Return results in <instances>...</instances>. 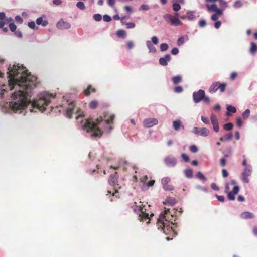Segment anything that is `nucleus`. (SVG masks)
Returning a JSON list of instances; mask_svg holds the SVG:
<instances>
[{
    "mask_svg": "<svg viewBox=\"0 0 257 257\" xmlns=\"http://www.w3.org/2000/svg\"><path fill=\"white\" fill-rule=\"evenodd\" d=\"M7 78H4L0 73V97L4 98L9 90L12 91L8 101L0 103V109L5 113L22 114L25 115L28 112H43L47 109L52 110L50 105L55 95L46 92H40L38 99L33 102L30 98L33 94V88L37 86V78L28 72V70L19 64L11 65L7 68Z\"/></svg>",
    "mask_w": 257,
    "mask_h": 257,
    "instance_id": "1",
    "label": "nucleus"
},
{
    "mask_svg": "<svg viewBox=\"0 0 257 257\" xmlns=\"http://www.w3.org/2000/svg\"><path fill=\"white\" fill-rule=\"evenodd\" d=\"M64 101L61 107L65 111L66 116L68 118L72 117L75 110L76 111V119L82 133L87 137L94 138L100 137L104 132H109L112 129L113 120L115 115L109 112L104 113L103 116L95 119V121L84 117L83 112L75 108L73 102H69L66 97H63Z\"/></svg>",
    "mask_w": 257,
    "mask_h": 257,
    "instance_id": "2",
    "label": "nucleus"
},
{
    "mask_svg": "<svg viewBox=\"0 0 257 257\" xmlns=\"http://www.w3.org/2000/svg\"><path fill=\"white\" fill-rule=\"evenodd\" d=\"M173 217V216L169 214V210L165 208V210L161 213L158 219V229L163 230V232L166 234L173 233L176 235L177 233L175 232L173 228V226L175 225V224L172 222V218Z\"/></svg>",
    "mask_w": 257,
    "mask_h": 257,
    "instance_id": "3",
    "label": "nucleus"
},
{
    "mask_svg": "<svg viewBox=\"0 0 257 257\" xmlns=\"http://www.w3.org/2000/svg\"><path fill=\"white\" fill-rule=\"evenodd\" d=\"M149 208L150 205L147 204L143 205L141 202H139V205L132 206L134 211L139 215V220L141 222L146 221L147 224L150 223V217L154 215L148 209Z\"/></svg>",
    "mask_w": 257,
    "mask_h": 257,
    "instance_id": "4",
    "label": "nucleus"
},
{
    "mask_svg": "<svg viewBox=\"0 0 257 257\" xmlns=\"http://www.w3.org/2000/svg\"><path fill=\"white\" fill-rule=\"evenodd\" d=\"M163 18L167 22L170 23L172 26H178L183 24L182 22L176 16L166 14L164 15Z\"/></svg>",
    "mask_w": 257,
    "mask_h": 257,
    "instance_id": "5",
    "label": "nucleus"
},
{
    "mask_svg": "<svg viewBox=\"0 0 257 257\" xmlns=\"http://www.w3.org/2000/svg\"><path fill=\"white\" fill-rule=\"evenodd\" d=\"M252 173V168L251 166H247L244 168L240 176L242 181L245 183H248L249 182L248 177L251 176Z\"/></svg>",
    "mask_w": 257,
    "mask_h": 257,
    "instance_id": "6",
    "label": "nucleus"
},
{
    "mask_svg": "<svg viewBox=\"0 0 257 257\" xmlns=\"http://www.w3.org/2000/svg\"><path fill=\"white\" fill-rule=\"evenodd\" d=\"M225 83L220 84L219 82H214L210 86L209 91L211 93H215L218 89H219L220 91L221 92H223L225 91Z\"/></svg>",
    "mask_w": 257,
    "mask_h": 257,
    "instance_id": "7",
    "label": "nucleus"
},
{
    "mask_svg": "<svg viewBox=\"0 0 257 257\" xmlns=\"http://www.w3.org/2000/svg\"><path fill=\"white\" fill-rule=\"evenodd\" d=\"M147 179L148 177L147 175H145L144 176L140 178V180L143 184L142 186V189L144 191L147 190L150 187L153 186L155 183V180H154L147 181Z\"/></svg>",
    "mask_w": 257,
    "mask_h": 257,
    "instance_id": "8",
    "label": "nucleus"
},
{
    "mask_svg": "<svg viewBox=\"0 0 257 257\" xmlns=\"http://www.w3.org/2000/svg\"><path fill=\"white\" fill-rule=\"evenodd\" d=\"M205 95V91L203 90L200 89L197 92H194L193 93V101L195 103H198L202 101Z\"/></svg>",
    "mask_w": 257,
    "mask_h": 257,
    "instance_id": "9",
    "label": "nucleus"
},
{
    "mask_svg": "<svg viewBox=\"0 0 257 257\" xmlns=\"http://www.w3.org/2000/svg\"><path fill=\"white\" fill-rule=\"evenodd\" d=\"M158 123V121L157 119L154 118H148L144 120L143 126L145 127L150 128Z\"/></svg>",
    "mask_w": 257,
    "mask_h": 257,
    "instance_id": "10",
    "label": "nucleus"
},
{
    "mask_svg": "<svg viewBox=\"0 0 257 257\" xmlns=\"http://www.w3.org/2000/svg\"><path fill=\"white\" fill-rule=\"evenodd\" d=\"M165 164L169 167H174L177 163L176 159L173 156H167L164 159Z\"/></svg>",
    "mask_w": 257,
    "mask_h": 257,
    "instance_id": "11",
    "label": "nucleus"
},
{
    "mask_svg": "<svg viewBox=\"0 0 257 257\" xmlns=\"http://www.w3.org/2000/svg\"><path fill=\"white\" fill-rule=\"evenodd\" d=\"M239 191V187L238 186H235L233 187L232 191H230L227 193V197L230 200H234L235 198V195L238 194Z\"/></svg>",
    "mask_w": 257,
    "mask_h": 257,
    "instance_id": "12",
    "label": "nucleus"
},
{
    "mask_svg": "<svg viewBox=\"0 0 257 257\" xmlns=\"http://www.w3.org/2000/svg\"><path fill=\"white\" fill-rule=\"evenodd\" d=\"M57 27L60 29H68L71 27V25L67 22L60 20L57 23Z\"/></svg>",
    "mask_w": 257,
    "mask_h": 257,
    "instance_id": "13",
    "label": "nucleus"
},
{
    "mask_svg": "<svg viewBox=\"0 0 257 257\" xmlns=\"http://www.w3.org/2000/svg\"><path fill=\"white\" fill-rule=\"evenodd\" d=\"M117 179H118V175L116 172L114 174H112L110 176L108 180V182L110 185L112 186H115L116 185L118 186L117 184Z\"/></svg>",
    "mask_w": 257,
    "mask_h": 257,
    "instance_id": "14",
    "label": "nucleus"
},
{
    "mask_svg": "<svg viewBox=\"0 0 257 257\" xmlns=\"http://www.w3.org/2000/svg\"><path fill=\"white\" fill-rule=\"evenodd\" d=\"M172 126L174 130L176 131L184 129V126L182 124L181 121L179 119H177L173 121Z\"/></svg>",
    "mask_w": 257,
    "mask_h": 257,
    "instance_id": "15",
    "label": "nucleus"
},
{
    "mask_svg": "<svg viewBox=\"0 0 257 257\" xmlns=\"http://www.w3.org/2000/svg\"><path fill=\"white\" fill-rule=\"evenodd\" d=\"M171 60V55L170 54H166L164 57L159 59V63L162 66H166L168 62Z\"/></svg>",
    "mask_w": 257,
    "mask_h": 257,
    "instance_id": "16",
    "label": "nucleus"
},
{
    "mask_svg": "<svg viewBox=\"0 0 257 257\" xmlns=\"http://www.w3.org/2000/svg\"><path fill=\"white\" fill-rule=\"evenodd\" d=\"M45 17V16L43 15L42 17H40L38 18L36 21V24L39 25H41L43 27L46 26L48 24V22L47 20H46V19L44 20L43 19V17Z\"/></svg>",
    "mask_w": 257,
    "mask_h": 257,
    "instance_id": "17",
    "label": "nucleus"
},
{
    "mask_svg": "<svg viewBox=\"0 0 257 257\" xmlns=\"http://www.w3.org/2000/svg\"><path fill=\"white\" fill-rule=\"evenodd\" d=\"M241 218L244 219H251L254 217V215L249 212H243L240 214Z\"/></svg>",
    "mask_w": 257,
    "mask_h": 257,
    "instance_id": "18",
    "label": "nucleus"
},
{
    "mask_svg": "<svg viewBox=\"0 0 257 257\" xmlns=\"http://www.w3.org/2000/svg\"><path fill=\"white\" fill-rule=\"evenodd\" d=\"M146 44L149 52L155 53L156 52V49L153 45V44L152 43L151 41L147 40L146 42Z\"/></svg>",
    "mask_w": 257,
    "mask_h": 257,
    "instance_id": "19",
    "label": "nucleus"
},
{
    "mask_svg": "<svg viewBox=\"0 0 257 257\" xmlns=\"http://www.w3.org/2000/svg\"><path fill=\"white\" fill-rule=\"evenodd\" d=\"M195 13L194 11H188L187 12V19L189 21H194L196 19L197 16L195 15Z\"/></svg>",
    "mask_w": 257,
    "mask_h": 257,
    "instance_id": "20",
    "label": "nucleus"
},
{
    "mask_svg": "<svg viewBox=\"0 0 257 257\" xmlns=\"http://www.w3.org/2000/svg\"><path fill=\"white\" fill-rule=\"evenodd\" d=\"M233 135L232 133H229L224 135L223 136L220 138L219 140L222 142H226L232 139Z\"/></svg>",
    "mask_w": 257,
    "mask_h": 257,
    "instance_id": "21",
    "label": "nucleus"
},
{
    "mask_svg": "<svg viewBox=\"0 0 257 257\" xmlns=\"http://www.w3.org/2000/svg\"><path fill=\"white\" fill-rule=\"evenodd\" d=\"M163 203L165 205L173 206L176 203V200L174 198L168 197Z\"/></svg>",
    "mask_w": 257,
    "mask_h": 257,
    "instance_id": "22",
    "label": "nucleus"
},
{
    "mask_svg": "<svg viewBox=\"0 0 257 257\" xmlns=\"http://www.w3.org/2000/svg\"><path fill=\"white\" fill-rule=\"evenodd\" d=\"M188 40V36H187L186 37L181 36L178 39L177 41V44L179 46H181L185 43V42L186 41H187Z\"/></svg>",
    "mask_w": 257,
    "mask_h": 257,
    "instance_id": "23",
    "label": "nucleus"
},
{
    "mask_svg": "<svg viewBox=\"0 0 257 257\" xmlns=\"http://www.w3.org/2000/svg\"><path fill=\"white\" fill-rule=\"evenodd\" d=\"M227 112L226 115L227 116L230 115V112L235 113L236 112V109L235 107L231 105H227Z\"/></svg>",
    "mask_w": 257,
    "mask_h": 257,
    "instance_id": "24",
    "label": "nucleus"
},
{
    "mask_svg": "<svg viewBox=\"0 0 257 257\" xmlns=\"http://www.w3.org/2000/svg\"><path fill=\"white\" fill-rule=\"evenodd\" d=\"M209 132L210 131L208 128L203 127L200 130L199 135L203 137H206L208 136Z\"/></svg>",
    "mask_w": 257,
    "mask_h": 257,
    "instance_id": "25",
    "label": "nucleus"
},
{
    "mask_svg": "<svg viewBox=\"0 0 257 257\" xmlns=\"http://www.w3.org/2000/svg\"><path fill=\"white\" fill-rule=\"evenodd\" d=\"M206 7L209 12H214L218 8L215 4L212 5L206 4Z\"/></svg>",
    "mask_w": 257,
    "mask_h": 257,
    "instance_id": "26",
    "label": "nucleus"
},
{
    "mask_svg": "<svg viewBox=\"0 0 257 257\" xmlns=\"http://www.w3.org/2000/svg\"><path fill=\"white\" fill-rule=\"evenodd\" d=\"M172 80L174 84L176 85L178 83L181 82L182 77L180 75H177V76L173 77L172 78Z\"/></svg>",
    "mask_w": 257,
    "mask_h": 257,
    "instance_id": "27",
    "label": "nucleus"
},
{
    "mask_svg": "<svg viewBox=\"0 0 257 257\" xmlns=\"http://www.w3.org/2000/svg\"><path fill=\"white\" fill-rule=\"evenodd\" d=\"M184 173L187 178H191L193 177V171L190 168L185 170Z\"/></svg>",
    "mask_w": 257,
    "mask_h": 257,
    "instance_id": "28",
    "label": "nucleus"
},
{
    "mask_svg": "<svg viewBox=\"0 0 257 257\" xmlns=\"http://www.w3.org/2000/svg\"><path fill=\"white\" fill-rule=\"evenodd\" d=\"M218 1L219 6L223 10H225L227 7V3L224 0H217Z\"/></svg>",
    "mask_w": 257,
    "mask_h": 257,
    "instance_id": "29",
    "label": "nucleus"
},
{
    "mask_svg": "<svg viewBox=\"0 0 257 257\" xmlns=\"http://www.w3.org/2000/svg\"><path fill=\"white\" fill-rule=\"evenodd\" d=\"M117 36L118 37L125 38L126 37V32L123 30H118L116 33Z\"/></svg>",
    "mask_w": 257,
    "mask_h": 257,
    "instance_id": "30",
    "label": "nucleus"
},
{
    "mask_svg": "<svg viewBox=\"0 0 257 257\" xmlns=\"http://www.w3.org/2000/svg\"><path fill=\"white\" fill-rule=\"evenodd\" d=\"M257 51V47L255 43L253 42L251 43V47L250 49V52L252 54H254Z\"/></svg>",
    "mask_w": 257,
    "mask_h": 257,
    "instance_id": "31",
    "label": "nucleus"
},
{
    "mask_svg": "<svg viewBox=\"0 0 257 257\" xmlns=\"http://www.w3.org/2000/svg\"><path fill=\"white\" fill-rule=\"evenodd\" d=\"M210 120L212 125L218 123V120L216 116L213 113L210 115Z\"/></svg>",
    "mask_w": 257,
    "mask_h": 257,
    "instance_id": "32",
    "label": "nucleus"
},
{
    "mask_svg": "<svg viewBox=\"0 0 257 257\" xmlns=\"http://www.w3.org/2000/svg\"><path fill=\"white\" fill-rule=\"evenodd\" d=\"M250 111L248 109H246L242 113V116L244 120L247 119L250 115Z\"/></svg>",
    "mask_w": 257,
    "mask_h": 257,
    "instance_id": "33",
    "label": "nucleus"
},
{
    "mask_svg": "<svg viewBox=\"0 0 257 257\" xmlns=\"http://www.w3.org/2000/svg\"><path fill=\"white\" fill-rule=\"evenodd\" d=\"M91 91L94 92L95 89L94 88H92L91 85H89L87 89L84 90V92L86 96H88L90 94Z\"/></svg>",
    "mask_w": 257,
    "mask_h": 257,
    "instance_id": "34",
    "label": "nucleus"
},
{
    "mask_svg": "<svg viewBox=\"0 0 257 257\" xmlns=\"http://www.w3.org/2000/svg\"><path fill=\"white\" fill-rule=\"evenodd\" d=\"M233 124L231 122L227 123L223 125V128L227 131H230L233 128Z\"/></svg>",
    "mask_w": 257,
    "mask_h": 257,
    "instance_id": "35",
    "label": "nucleus"
},
{
    "mask_svg": "<svg viewBox=\"0 0 257 257\" xmlns=\"http://www.w3.org/2000/svg\"><path fill=\"white\" fill-rule=\"evenodd\" d=\"M76 6L77 8L82 10H83L85 9L84 3L81 1L78 2L76 4Z\"/></svg>",
    "mask_w": 257,
    "mask_h": 257,
    "instance_id": "36",
    "label": "nucleus"
},
{
    "mask_svg": "<svg viewBox=\"0 0 257 257\" xmlns=\"http://www.w3.org/2000/svg\"><path fill=\"white\" fill-rule=\"evenodd\" d=\"M168 49V45L167 43H164L160 45V50L162 52H164Z\"/></svg>",
    "mask_w": 257,
    "mask_h": 257,
    "instance_id": "37",
    "label": "nucleus"
},
{
    "mask_svg": "<svg viewBox=\"0 0 257 257\" xmlns=\"http://www.w3.org/2000/svg\"><path fill=\"white\" fill-rule=\"evenodd\" d=\"M97 105L98 103L95 100H93L89 103V107L92 109H95L97 107Z\"/></svg>",
    "mask_w": 257,
    "mask_h": 257,
    "instance_id": "38",
    "label": "nucleus"
},
{
    "mask_svg": "<svg viewBox=\"0 0 257 257\" xmlns=\"http://www.w3.org/2000/svg\"><path fill=\"white\" fill-rule=\"evenodd\" d=\"M243 6V4L241 1L238 0L234 2V7L236 9H238L241 8Z\"/></svg>",
    "mask_w": 257,
    "mask_h": 257,
    "instance_id": "39",
    "label": "nucleus"
},
{
    "mask_svg": "<svg viewBox=\"0 0 257 257\" xmlns=\"http://www.w3.org/2000/svg\"><path fill=\"white\" fill-rule=\"evenodd\" d=\"M196 176L200 180H206V178L205 176L200 171L198 172L196 174Z\"/></svg>",
    "mask_w": 257,
    "mask_h": 257,
    "instance_id": "40",
    "label": "nucleus"
},
{
    "mask_svg": "<svg viewBox=\"0 0 257 257\" xmlns=\"http://www.w3.org/2000/svg\"><path fill=\"white\" fill-rule=\"evenodd\" d=\"M163 188L164 190L165 191H172L174 189V187L173 186L168 184L163 185Z\"/></svg>",
    "mask_w": 257,
    "mask_h": 257,
    "instance_id": "41",
    "label": "nucleus"
},
{
    "mask_svg": "<svg viewBox=\"0 0 257 257\" xmlns=\"http://www.w3.org/2000/svg\"><path fill=\"white\" fill-rule=\"evenodd\" d=\"M170 181V179L169 177H164L162 178L161 180V183L162 185L168 184V183Z\"/></svg>",
    "mask_w": 257,
    "mask_h": 257,
    "instance_id": "42",
    "label": "nucleus"
},
{
    "mask_svg": "<svg viewBox=\"0 0 257 257\" xmlns=\"http://www.w3.org/2000/svg\"><path fill=\"white\" fill-rule=\"evenodd\" d=\"M9 28L12 32H15L16 30L17 27L16 25L13 23H10L9 24Z\"/></svg>",
    "mask_w": 257,
    "mask_h": 257,
    "instance_id": "43",
    "label": "nucleus"
},
{
    "mask_svg": "<svg viewBox=\"0 0 257 257\" xmlns=\"http://www.w3.org/2000/svg\"><path fill=\"white\" fill-rule=\"evenodd\" d=\"M181 9V6L179 4L174 3L173 5V9L174 11L177 12Z\"/></svg>",
    "mask_w": 257,
    "mask_h": 257,
    "instance_id": "44",
    "label": "nucleus"
},
{
    "mask_svg": "<svg viewBox=\"0 0 257 257\" xmlns=\"http://www.w3.org/2000/svg\"><path fill=\"white\" fill-rule=\"evenodd\" d=\"M151 42L152 44L156 45L159 43V39L157 36H153L151 38Z\"/></svg>",
    "mask_w": 257,
    "mask_h": 257,
    "instance_id": "45",
    "label": "nucleus"
},
{
    "mask_svg": "<svg viewBox=\"0 0 257 257\" xmlns=\"http://www.w3.org/2000/svg\"><path fill=\"white\" fill-rule=\"evenodd\" d=\"M198 25L200 27H204L206 25V21L204 19L200 20L199 21Z\"/></svg>",
    "mask_w": 257,
    "mask_h": 257,
    "instance_id": "46",
    "label": "nucleus"
},
{
    "mask_svg": "<svg viewBox=\"0 0 257 257\" xmlns=\"http://www.w3.org/2000/svg\"><path fill=\"white\" fill-rule=\"evenodd\" d=\"M93 18L96 21H100L102 19V16L100 14H95L93 16Z\"/></svg>",
    "mask_w": 257,
    "mask_h": 257,
    "instance_id": "47",
    "label": "nucleus"
},
{
    "mask_svg": "<svg viewBox=\"0 0 257 257\" xmlns=\"http://www.w3.org/2000/svg\"><path fill=\"white\" fill-rule=\"evenodd\" d=\"M198 149L196 146L193 145L190 146V151L192 153H196Z\"/></svg>",
    "mask_w": 257,
    "mask_h": 257,
    "instance_id": "48",
    "label": "nucleus"
},
{
    "mask_svg": "<svg viewBox=\"0 0 257 257\" xmlns=\"http://www.w3.org/2000/svg\"><path fill=\"white\" fill-rule=\"evenodd\" d=\"M124 24L126 25L128 29L134 28L135 27V24L133 22L124 23Z\"/></svg>",
    "mask_w": 257,
    "mask_h": 257,
    "instance_id": "49",
    "label": "nucleus"
},
{
    "mask_svg": "<svg viewBox=\"0 0 257 257\" xmlns=\"http://www.w3.org/2000/svg\"><path fill=\"white\" fill-rule=\"evenodd\" d=\"M150 9V7L146 4H142L141 7L139 8V10H148Z\"/></svg>",
    "mask_w": 257,
    "mask_h": 257,
    "instance_id": "50",
    "label": "nucleus"
},
{
    "mask_svg": "<svg viewBox=\"0 0 257 257\" xmlns=\"http://www.w3.org/2000/svg\"><path fill=\"white\" fill-rule=\"evenodd\" d=\"M223 11H224V10H223L221 8H220V9L217 8L214 11L215 12V14L217 15L218 16H221V15L223 14Z\"/></svg>",
    "mask_w": 257,
    "mask_h": 257,
    "instance_id": "51",
    "label": "nucleus"
},
{
    "mask_svg": "<svg viewBox=\"0 0 257 257\" xmlns=\"http://www.w3.org/2000/svg\"><path fill=\"white\" fill-rule=\"evenodd\" d=\"M103 20L106 22H109L111 20V18L109 15L105 14L103 17Z\"/></svg>",
    "mask_w": 257,
    "mask_h": 257,
    "instance_id": "52",
    "label": "nucleus"
},
{
    "mask_svg": "<svg viewBox=\"0 0 257 257\" xmlns=\"http://www.w3.org/2000/svg\"><path fill=\"white\" fill-rule=\"evenodd\" d=\"M174 91L176 93H181L183 91V88L180 86H178L174 88Z\"/></svg>",
    "mask_w": 257,
    "mask_h": 257,
    "instance_id": "53",
    "label": "nucleus"
},
{
    "mask_svg": "<svg viewBox=\"0 0 257 257\" xmlns=\"http://www.w3.org/2000/svg\"><path fill=\"white\" fill-rule=\"evenodd\" d=\"M181 157L185 162H187L189 161V157L186 154H182Z\"/></svg>",
    "mask_w": 257,
    "mask_h": 257,
    "instance_id": "54",
    "label": "nucleus"
},
{
    "mask_svg": "<svg viewBox=\"0 0 257 257\" xmlns=\"http://www.w3.org/2000/svg\"><path fill=\"white\" fill-rule=\"evenodd\" d=\"M127 46L128 49H132L134 46L133 42L132 41H128L127 42Z\"/></svg>",
    "mask_w": 257,
    "mask_h": 257,
    "instance_id": "55",
    "label": "nucleus"
},
{
    "mask_svg": "<svg viewBox=\"0 0 257 257\" xmlns=\"http://www.w3.org/2000/svg\"><path fill=\"white\" fill-rule=\"evenodd\" d=\"M196 188L198 189V190H201V191H203L205 192H208V189L205 188V187H202L201 186H199V185H198V186H196Z\"/></svg>",
    "mask_w": 257,
    "mask_h": 257,
    "instance_id": "56",
    "label": "nucleus"
},
{
    "mask_svg": "<svg viewBox=\"0 0 257 257\" xmlns=\"http://www.w3.org/2000/svg\"><path fill=\"white\" fill-rule=\"evenodd\" d=\"M211 187L213 190L215 191H218L219 190V188L217 186V185L215 183H211Z\"/></svg>",
    "mask_w": 257,
    "mask_h": 257,
    "instance_id": "57",
    "label": "nucleus"
},
{
    "mask_svg": "<svg viewBox=\"0 0 257 257\" xmlns=\"http://www.w3.org/2000/svg\"><path fill=\"white\" fill-rule=\"evenodd\" d=\"M243 160L242 163V165L243 166H244L245 168L247 166H251L250 164H247V160H246V159L245 158V155H243Z\"/></svg>",
    "mask_w": 257,
    "mask_h": 257,
    "instance_id": "58",
    "label": "nucleus"
},
{
    "mask_svg": "<svg viewBox=\"0 0 257 257\" xmlns=\"http://www.w3.org/2000/svg\"><path fill=\"white\" fill-rule=\"evenodd\" d=\"M15 18L16 21L20 24L22 23L23 21L22 17L19 15L16 16Z\"/></svg>",
    "mask_w": 257,
    "mask_h": 257,
    "instance_id": "59",
    "label": "nucleus"
},
{
    "mask_svg": "<svg viewBox=\"0 0 257 257\" xmlns=\"http://www.w3.org/2000/svg\"><path fill=\"white\" fill-rule=\"evenodd\" d=\"M216 197L217 198V200L221 202H223L224 201V197L222 195H215Z\"/></svg>",
    "mask_w": 257,
    "mask_h": 257,
    "instance_id": "60",
    "label": "nucleus"
},
{
    "mask_svg": "<svg viewBox=\"0 0 257 257\" xmlns=\"http://www.w3.org/2000/svg\"><path fill=\"white\" fill-rule=\"evenodd\" d=\"M213 130L215 132H218L219 131V123H216L215 124H213Z\"/></svg>",
    "mask_w": 257,
    "mask_h": 257,
    "instance_id": "61",
    "label": "nucleus"
},
{
    "mask_svg": "<svg viewBox=\"0 0 257 257\" xmlns=\"http://www.w3.org/2000/svg\"><path fill=\"white\" fill-rule=\"evenodd\" d=\"M179 53V49L176 48L174 47L171 50V53L173 55H176Z\"/></svg>",
    "mask_w": 257,
    "mask_h": 257,
    "instance_id": "62",
    "label": "nucleus"
},
{
    "mask_svg": "<svg viewBox=\"0 0 257 257\" xmlns=\"http://www.w3.org/2000/svg\"><path fill=\"white\" fill-rule=\"evenodd\" d=\"M201 120L206 124L210 123L209 120L203 116H201Z\"/></svg>",
    "mask_w": 257,
    "mask_h": 257,
    "instance_id": "63",
    "label": "nucleus"
},
{
    "mask_svg": "<svg viewBox=\"0 0 257 257\" xmlns=\"http://www.w3.org/2000/svg\"><path fill=\"white\" fill-rule=\"evenodd\" d=\"M28 26L31 29H34L36 26L35 23L34 21H31L28 23Z\"/></svg>",
    "mask_w": 257,
    "mask_h": 257,
    "instance_id": "64",
    "label": "nucleus"
}]
</instances>
